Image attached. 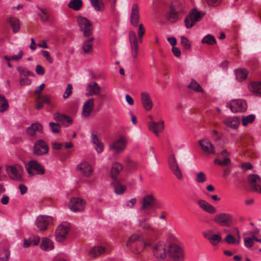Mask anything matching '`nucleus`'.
Returning a JSON list of instances; mask_svg holds the SVG:
<instances>
[{"label": "nucleus", "instance_id": "bf43d9fd", "mask_svg": "<svg viewBox=\"0 0 261 261\" xmlns=\"http://www.w3.org/2000/svg\"><path fill=\"white\" fill-rule=\"evenodd\" d=\"M225 241L228 244H233L236 242L235 238L231 234H227L225 238Z\"/></svg>", "mask_w": 261, "mask_h": 261}, {"label": "nucleus", "instance_id": "5701e85b", "mask_svg": "<svg viewBox=\"0 0 261 261\" xmlns=\"http://www.w3.org/2000/svg\"><path fill=\"white\" fill-rule=\"evenodd\" d=\"M54 119L56 121H59L66 126H68L69 124H71L73 121L71 118L68 116L62 114L59 112H56L54 114Z\"/></svg>", "mask_w": 261, "mask_h": 261}, {"label": "nucleus", "instance_id": "c756f323", "mask_svg": "<svg viewBox=\"0 0 261 261\" xmlns=\"http://www.w3.org/2000/svg\"><path fill=\"white\" fill-rule=\"evenodd\" d=\"M54 247L53 241L47 238H43L40 244V248L44 251L52 250Z\"/></svg>", "mask_w": 261, "mask_h": 261}, {"label": "nucleus", "instance_id": "9d476101", "mask_svg": "<svg viewBox=\"0 0 261 261\" xmlns=\"http://www.w3.org/2000/svg\"><path fill=\"white\" fill-rule=\"evenodd\" d=\"M202 17L201 13L196 9H194L187 16L185 20L187 28H192L195 23Z\"/></svg>", "mask_w": 261, "mask_h": 261}, {"label": "nucleus", "instance_id": "f03ea898", "mask_svg": "<svg viewBox=\"0 0 261 261\" xmlns=\"http://www.w3.org/2000/svg\"><path fill=\"white\" fill-rule=\"evenodd\" d=\"M213 221L221 226L230 227L233 224V216L226 213H221L216 215L213 218Z\"/></svg>", "mask_w": 261, "mask_h": 261}, {"label": "nucleus", "instance_id": "e433bc0d", "mask_svg": "<svg viewBox=\"0 0 261 261\" xmlns=\"http://www.w3.org/2000/svg\"><path fill=\"white\" fill-rule=\"evenodd\" d=\"M68 6L71 9L78 11L83 6V1L82 0H71L69 3Z\"/></svg>", "mask_w": 261, "mask_h": 261}, {"label": "nucleus", "instance_id": "e2e57ef3", "mask_svg": "<svg viewBox=\"0 0 261 261\" xmlns=\"http://www.w3.org/2000/svg\"><path fill=\"white\" fill-rule=\"evenodd\" d=\"M241 167L243 171L245 172L247 170L251 169L253 167L251 163L247 162L243 164L241 166Z\"/></svg>", "mask_w": 261, "mask_h": 261}, {"label": "nucleus", "instance_id": "473e14b6", "mask_svg": "<svg viewBox=\"0 0 261 261\" xmlns=\"http://www.w3.org/2000/svg\"><path fill=\"white\" fill-rule=\"evenodd\" d=\"M42 129V126L39 123H35L29 126L27 130L28 134L30 136H35L37 132H41Z\"/></svg>", "mask_w": 261, "mask_h": 261}, {"label": "nucleus", "instance_id": "c9c22d12", "mask_svg": "<svg viewBox=\"0 0 261 261\" xmlns=\"http://www.w3.org/2000/svg\"><path fill=\"white\" fill-rule=\"evenodd\" d=\"M105 251V248L103 247L96 246L91 249L89 252V254L92 257H95L103 253Z\"/></svg>", "mask_w": 261, "mask_h": 261}, {"label": "nucleus", "instance_id": "603ef678", "mask_svg": "<svg viewBox=\"0 0 261 261\" xmlns=\"http://www.w3.org/2000/svg\"><path fill=\"white\" fill-rule=\"evenodd\" d=\"M181 44L185 49H190L191 44L189 40L185 36L181 37Z\"/></svg>", "mask_w": 261, "mask_h": 261}, {"label": "nucleus", "instance_id": "4468645a", "mask_svg": "<svg viewBox=\"0 0 261 261\" xmlns=\"http://www.w3.org/2000/svg\"><path fill=\"white\" fill-rule=\"evenodd\" d=\"M70 230V227L66 223L60 224L56 231V238L58 242H62L65 240L67 233Z\"/></svg>", "mask_w": 261, "mask_h": 261}, {"label": "nucleus", "instance_id": "9b49d317", "mask_svg": "<svg viewBox=\"0 0 261 261\" xmlns=\"http://www.w3.org/2000/svg\"><path fill=\"white\" fill-rule=\"evenodd\" d=\"M69 207L73 212H81L85 207V201L81 198L72 197L69 203Z\"/></svg>", "mask_w": 261, "mask_h": 261}, {"label": "nucleus", "instance_id": "3c124183", "mask_svg": "<svg viewBox=\"0 0 261 261\" xmlns=\"http://www.w3.org/2000/svg\"><path fill=\"white\" fill-rule=\"evenodd\" d=\"M195 180L198 183H203L206 180L205 174L203 172H198L196 175Z\"/></svg>", "mask_w": 261, "mask_h": 261}, {"label": "nucleus", "instance_id": "a18cd8bd", "mask_svg": "<svg viewBox=\"0 0 261 261\" xmlns=\"http://www.w3.org/2000/svg\"><path fill=\"white\" fill-rule=\"evenodd\" d=\"M255 118V116L253 114H250L247 116H242V125L244 126L248 124L252 123Z\"/></svg>", "mask_w": 261, "mask_h": 261}, {"label": "nucleus", "instance_id": "a19ab883", "mask_svg": "<svg viewBox=\"0 0 261 261\" xmlns=\"http://www.w3.org/2000/svg\"><path fill=\"white\" fill-rule=\"evenodd\" d=\"M180 15L171 8V10L169 12L167 18L170 22H175L180 18Z\"/></svg>", "mask_w": 261, "mask_h": 261}, {"label": "nucleus", "instance_id": "69168bd1", "mask_svg": "<svg viewBox=\"0 0 261 261\" xmlns=\"http://www.w3.org/2000/svg\"><path fill=\"white\" fill-rule=\"evenodd\" d=\"M23 54V51L22 50H20L18 55L12 56L11 59L12 60L19 61L22 58Z\"/></svg>", "mask_w": 261, "mask_h": 261}, {"label": "nucleus", "instance_id": "c03bdc74", "mask_svg": "<svg viewBox=\"0 0 261 261\" xmlns=\"http://www.w3.org/2000/svg\"><path fill=\"white\" fill-rule=\"evenodd\" d=\"M150 245V242L149 241H145L142 237V238L140 242V248L139 249H136L135 250V253L136 254H139L141 252H142L144 248L146 246H149Z\"/></svg>", "mask_w": 261, "mask_h": 261}, {"label": "nucleus", "instance_id": "ddd939ff", "mask_svg": "<svg viewBox=\"0 0 261 261\" xmlns=\"http://www.w3.org/2000/svg\"><path fill=\"white\" fill-rule=\"evenodd\" d=\"M169 165L170 170L176 178L179 180L182 179L183 178L182 173L174 155H171L169 157Z\"/></svg>", "mask_w": 261, "mask_h": 261}, {"label": "nucleus", "instance_id": "39448f33", "mask_svg": "<svg viewBox=\"0 0 261 261\" xmlns=\"http://www.w3.org/2000/svg\"><path fill=\"white\" fill-rule=\"evenodd\" d=\"M26 169L30 176L36 174L43 175L44 174V167L36 161H30L26 165Z\"/></svg>", "mask_w": 261, "mask_h": 261}, {"label": "nucleus", "instance_id": "4d7b16f0", "mask_svg": "<svg viewBox=\"0 0 261 261\" xmlns=\"http://www.w3.org/2000/svg\"><path fill=\"white\" fill-rule=\"evenodd\" d=\"M72 90V86L71 84H68L67 87L65 90V91L63 95L64 99L67 98L71 94Z\"/></svg>", "mask_w": 261, "mask_h": 261}, {"label": "nucleus", "instance_id": "20e7f679", "mask_svg": "<svg viewBox=\"0 0 261 261\" xmlns=\"http://www.w3.org/2000/svg\"><path fill=\"white\" fill-rule=\"evenodd\" d=\"M247 181L251 192L261 194V180L258 175H249L247 177Z\"/></svg>", "mask_w": 261, "mask_h": 261}, {"label": "nucleus", "instance_id": "052dcab7", "mask_svg": "<svg viewBox=\"0 0 261 261\" xmlns=\"http://www.w3.org/2000/svg\"><path fill=\"white\" fill-rule=\"evenodd\" d=\"M42 54L43 56L46 58V59L47 60V61L49 63H53V58L50 56L49 53L48 51L46 50H42Z\"/></svg>", "mask_w": 261, "mask_h": 261}, {"label": "nucleus", "instance_id": "0e129e2a", "mask_svg": "<svg viewBox=\"0 0 261 261\" xmlns=\"http://www.w3.org/2000/svg\"><path fill=\"white\" fill-rule=\"evenodd\" d=\"M36 72L39 75H43L45 73V70L42 66L37 65L36 68Z\"/></svg>", "mask_w": 261, "mask_h": 261}, {"label": "nucleus", "instance_id": "de8ad7c7", "mask_svg": "<svg viewBox=\"0 0 261 261\" xmlns=\"http://www.w3.org/2000/svg\"><path fill=\"white\" fill-rule=\"evenodd\" d=\"M17 70L21 76H28L34 75V73L33 72L22 66L18 67Z\"/></svg>", "mask_w": 261, "mask_h": 261}, {"label": "nucleus", "instance_id": "2eb2a0df", "mask_svg": "<svg viewBox=\"0 0 261 261\" xmlns=\"http://www.w3.org/2000/svg\"><path fill=\"white\" fill-rule=\"evenodd\" d=\"M33 151L35 154L38 155L47 154L48 146L43 140H38L34 144Z\"/></svg>", "mask_w": 261, "mask_h": 261}, {"label": "nucleus", "instance_id": "0eeeda50", "mask_svg": "<svg viewBox=\"0 0 261 261\" xmlns=\"http://www.w3.org/2000/svg\"><path fill=\"white\" fill-rule=\"evenodd\" d=\"M77 22L85 36H89L92 34V23L87 18L80 16L77 18Z\"/></svg>", "mask_w": 261, "mask_h": 261}, {"label": "nucleus", "instance_id": "ea45409f", "mask_svg": "<svg viewBox=\"0 0 261 261\" xmlns=\"http://www.w3.org/2000/svg\"><path fill=\"white\" fill-rule=\"evenodd\" d=\"M8 20L12 28L13 32H17L20 29L19 20L15 17H11L9 18Z\"/></svg>", "mask_w": 261, "mask_h": 261}, {"label": "nucleus", "instance_id": "6e6552de", "mask_svg": "<svg viewBox=\"0 0 261 261\" xmlns=\"http://www.w3.org/2000/svg\"><path fill=\"white\" fill-rule=\"evenodd\" d=\"M126 142L127 140L125 137L121 136L110 145V149L116 153H120L125 150Z\"/></svg>", "mask_w": 261, "mask_h": 261}, {"label": "nucleus", "instance_id": "774afa93", "mask_svg": "<svg viewBox=\"0 0 261 261\" xmlns=\"http://www.w3.org/2000/svg\"><path fill=\"white\" fill-rule=\"evenodd\" d=\"M206 2L210 6H216L220 3V0H206Z\"/></svg>", "mask_w": 261, "mask_h": 261}, {"label": "nucleus", "instance_id": "5fc2aeb1", "mask_svg": "<svg viewBox=\"0 0 261 261\" xmlns=\"http://www.w3.org/2000/svg\"><path fill=\"white\" fill-rule=\"evenodd\" d=\"M49 126L54 133H58L61 130V125L59 123L50 122Z\"/></svg>", "mask_w": 261, "mask_h": 261}, {"label": "nucleus", "instance_id": "a878e982", "mask_svg": "<svg viewBox=\"0 0 261 261\" xmlns=\"http://www.w3.org/2000/svg\"><path fill=\"white\" fill-rule=\"evenodd\" d=\"M148 128L158 136L159 134L163 130L164 121H160L158 122H150L148 123Z\"/></svg>", "mask_w": 261, "mask_h": 261}, {"label": "nucleus", "instance_id": "bb28decb", "mask_svg": "<svg viewBox=\"0 0 261 261\" xmlns=\"http://www.w3.org/2000/svg\"><path fill=\"white\" fill-rule=\"evenodd\" d=\"M224 124L227 127L232 129H237L240 124V120L238 117H228L223 121Z\"/></svg>", "mask_w": 261, "mask_h": 261}, {"label": "nucleus", "instance_id": "6ab92c4d", "mask_svg": "<svg viewBox=\"0 0 261 261\" xmlns=\"http://www.w3.org/2000/svg\"><path fill=\"white\" fill-rule=\"evenodd\" d=\"M199 144L205 154L213 155L215 154V147L210 142L202 140L199 141Z\"/></svg>", "mask_w": 261, "mask_h": 261}, {"label": "nucleus", "instance_id": "412c9836", "mask_svg": "<svg viewBox=\"0 0 261 261\" xmlns=\"http://www.w3.org/2000/svg\"><path fill=\"white\" fill-rule=\"evenodd\" d=\"M153 251L156 258L164 259L166 256V247L163 242H159L153 246Z\"/></svg>", "mask_w": 261, "mask_h": 261}, {"label": "nucleus", "instance_id": "1a4fd4ad", "mask_svg": "<svg viewBox=\"0 0 261 261\" xmlns=\"http://www.w3.org/2000/svg\"><path fill=\"white\" fill-rule=\"evenodd\" d=\"M155 203L156 199L152 194L146 195L142 199L141 208L148 214V210H154Z\"/></svg>", "mask_w": 261, "mask_h": 261}, {"label": "nucleus", "instance_id": "c85d7f7f", "mask_svg": "<svg viewBox=\"0 0 261 261\" xmlns=\"http://www.w3.org/2000/svg\"><path fill=\"white\" fill-rule=\"evenodd\" d=\"M94 39L93 37H91L84 41L82 47L85 54H90L92 52Z\"/></svg>", "mask_w": 261, "mask_h": 261}, {"label": "nucleus", "instance_id": "4c0bfd02", "mask_svg": "<svg viewBox=\"0 0 261 261\" xmlns=\"http://www.w3.org/2000/svg\"><path fill=\"white\" fill-rule=\"evenodd\" d=\"M248 72L243 69H237L236 71V78L238 81L241 82L247 77Z\"/></svg>", "mask_w": 261, "mask_h": 261}, {"label": "nucleus", "instance_id": "b1692460", "mask_svg": "<svg viewBox=\"0 0 261 261\" xmlns=\"http://www.w3.org/2000/svg\"><path fill=\"white\" fill-rule=\"evenodd\" d=\"M101 88L95 82H92L89 83L87 87L86 90L88 92L86 94V96H90L92 95H98L99 94Z\"/></svg>", "mask_w": 261, "mask_h": 261}, {"label": "nucleus", "instance_id": "aec40b11", "mask_svg": "<svg viewBox=\"0 0 261 261\" xmlns=\"http://www.w3.org/2000/svg\"><path fill=\"white\" fill-rule=\"evenodd\" d=\"M141 100L142 106L146 111H149L152 109L153 102L148 92L144 91L141 93Z\"/></svg>", "mask_w": 261, "mask_h": 261}, {"label": "nucleus", "instance_id": "864d4df0", "mask_svg": "<svg viewBox=\"0 0 261 261\" xmlns=\"http://www.w3.org/2000/svg\"><path fill=\"white\" fill-rule=\"evenodd\" d=\"M202 42L208 44H213L216 43V40L213 36L208 35L203 38Z\"/></svg>", "mask_w": 261, "mask_h": 261}, {"label": "nucleus", "instance_id": "37998d69", "mask_svg": "<svg viewBox=\"0 0 261 261\" xmlns=\"http://www.w3.org/2000/svg\"><path fill=\"white\" fill-rule=\"evenodd\" d=\"M215 164L220 165L222 167H225L230 164L231 161L228 156H224L223 160H221L219 159H216L214 161Z\"/></svg>", "mask_w": 261, "mask_h": 261}, {"label": "nucleus", "instance_id": "13d9d810", "mask_svg": "<svg viewBox=\"0 0 261 261\" xmlns=\"http://www.w3.org/2000/svg\"><path fill=\"white\" fill-rule=\"evenodd\" d=\"M253 240H254L253 239V236H252L251 238H250V237L246 238L244 240V244H245V246L247 248H250L252 246H253L254 245Z\"/></svg>", "mask_w": 261, "mask_h": 261}, {"label": "nucleus", "instance_id": "58836bf2", "mask_svg": "<svg viewBox=\"0 0 261 261\" xmlns=\"http://www.w3.org/2000/svg\"><path fill=\"white\" fill-rule=\"evenodd\" d=\"M142 238V236H141L140 234H134L132 235L128 239L127 243H126V246L128 248H132V245L135 243L136 242H138V241H140V240H141Z\"/></svg>", "mask_w": 261, "mask_h": 261}, {"label": "nucleus", "instance_id": "6e6d98bb", "mask_svg": "<svg viewBox=\"0 0 261 261\" xmlns=\"http://www.w3.org/2000/svg\"><path fill=\"white\" fill-rule=\"evenodd\" d=\"M37 98L43 103H51V98L48 95H38Z\"/></svg>", "mask_w": 261, "mask_h": 261}, {"label": "nucleus", "instance_id": "09e8293b", "mask_svg": "<svg viewBox=\"0 0 261 261\" xmlns=\"http://www.w3.org/2000/svg\"><path fill=\"white\" fill-rule=\"evenodd\" d=\"M114 188L115 192L117 194H122L126 190L125 186L117 182L114 183Z\"/></svg>", "mask_w": 261, "mask_h": 261}, {"label": "nucleus", "instance_id": "f8f14e48", "mask_svg": "<svg viewBox=\"0 0 261 261\" xmlns=\"http://www.w3.org/2000/svg\"><path fill=\"white\" fill-rule=\"evenodd\" d=\"M6 171L12 179L16 180L21 179L22 173V168L21 166L19 165L7 166Z\"/></svg>", "mask_w": 261, "mask_h": 261}, {"label": "nucleus", "instance_id": "2f4dec72", "mask_svg": "<svg viewBox=\"0 0 261 261\" xmlns=\"http://www.w3.org/2000/svg\"><path fill=\"white\" fill-rule=\"evenodd\" d=\"M92 142L95 145V148L98 153L102 152L103 150V144L98 138L96 134H92Z\"/></svg>", "mask_w": 261, "mask_h": 261}, {"label": "nucleus", "instance_id": "423d86ee", "mask_svg": "<svg viewBox=\"0 0 261 261\" xmlns=\"http://www.w3.org/2000/svg\"><path fill=\"white\" fill-rule=\"evenodd\" d=\"M226 106L233 113L243 112L247 108L246 102L242 99H234L227 102Z\"/></svg>", "mask_w": 261, "mask_h": 261}, {"label": "nucleus", "instance_id": "cd10ccee", "mask_svg": "<svg viewBox=\"0 0 261 261\" xmlns=\"http://www.w3.org/2000/svg\"><path fill=\"white\" fill-rule=\"evenodd\" d=\"M171 8L180 15L185 14L187 11L186 5L181 2H176L173 4Z\"/></svg>", "mask_w": 261, "mask_h": 261}, {"label": "nucleus", "instance_id": "393cba45", "mask_svg": "<svg viewBox=\"0 0 261 261\" xmlns=\"http://www.w3.org/2000/svg\"><path fill=\"white\" fill-rule=\"evenodd\" d=\"M94 98H91L88 99L84 103L83 107L82 114L84 116H89L92 112L94 107Z\"/></svg>", "mask_w": 261, "mask_h": 261}, {"label": "nucleus", "instance_id": "7c9ffc66", "mask_svg": "<svg viewBox=\"0 0 261 261\" xmlns=\"http://www.w3.org/2000/svg\"><path fill=\"white\" fill-rule=\"evenodd\" d=\"M248 88L250 92L256 95L261 94V82H253L248 85Z\"/></svg>", "mask_w": 261, "mask_h": 261}, {"label": "nucleus", "instance_id": "f3484780", "mask_svg": "<svg viewBox=\"0 0 261 261\" xmlns=\"http://www.w3.org/2000/svg\"><path fill=\"white\" fill-rule=\"evenodd\" d=\"M76 169L81 174L86 177H90L93 173V169L91 165L86 161L80 163L77 166Z\"/></svg>", "mask_w": 261, "mask_h": 261}, {"label": "nucleus", "instance_id": "dca6fc26", "mask_svg": "<svg viewBox=\"0 0 261 261\" xmlns=\"http://www.w3.org/2000/svg\"><path fill=\"white\" fill-rule=\"evenodd\" d=\"M196 203L199 207L203 211L211 215L216 214V208L206 200L199 199L197 200Z\"/></svg>", "mask_w": 261, "mask_h": 261}, {"label": "nucleus", "instance_id": "a211bd4d", "mask_svg": "<svg viewBox=\"0 0 261 261\" xmlns=\"http://www.w3.org/2000/svg\"><path fill=\"white\" fill-rule=\"evenodd\" d=\"M203 235L213 246L218 245L222 241L221 235L220 234H214L211 230L204 232Z\"/></svg>", "mask_w": 261, "mask_h": 261}, {"label": "nucleus", "instance_id": "680f3d73", "mask_svg": "<svg viewBox=\"0 0 261 261\" xmlns=\"http://www.w3.org/2000/svg\"><path fill=\"white\" fill-rule=\"evenodd\" d=\"M31 81L28 78H20L19 84L21 86H27L30 85Z\"/></svg>", "mask_w": 261, "mask_h": 261}, {"label": "nucleus", "instance_id": "4be33fe9", "mask_svg": "<svg viewBox=\"0 0 261 261\" xmlns=\"http://www.w3.org/2000/svg\"><path fill=\"white\" fill-rule=\"evenodd\" d=\"M53 218L50 216H40L36 220V226L41 231L45 230Z\"/></svg>", "mask_w": 261, "mask_h": 261}, {"label": "nucleus", "instance_id": "79ce46f5", "mask_svg": "<svg viewBox=\"0 0 261 261\" xmlns=\"http://www.w3.org/2000/svg\"><path fill=\"white\" fill-rule=\"evenodd\" d=\"M9 103L4 96L0 95V112H4L9 108Z\"/></svg>", "mask_w": 261, "mask_h": 261}, {"label": "nucleus", "instance_id": "49530a36", "mask_svg": "<svg viewBox=\"0 0 261 261\" xmlns=\"http://www.w3.org/2000/svg\"><path fill=\"white\" fill-rule=\"evenodd\" d=\"M188 88L195 91V92H202L203 89L200 85L195 80H192L188 86Z\"/></svg>", "mask_w": 261, "mask_h": 261}, {"label": "nucleus", "instance_id": "f257e3e1", "mask_svg": "<svg viewBox=\"0 0 261 261\" xmlns=\"http://www.w3.org/2000/svg\"><path fill=\"white\" fill-rule=\"evenodd\" d=\"M130 23L134 27L138 25V36L135 32L133 31H129L128 34L129 40L130 45L131 55L133 58L134 61L136 62L139 53L138 42L142 43L143 41V37L145 33V29L142 23L139 24L140 19L139 7L136 4H133L130 13Z\"/></svg>", "mask_w": 261, "mask_h": 261}, {"label": "nucleus", "instance_id": "72a5a7b5", "mask_svg": "<svg viewBox=\"0 0 261 261\" xmlns=\"http://www.w3.org/2000/svg\"><path fill=\"white\" fill-rule=\"evenodd\" d=\"M122 169L123 166L121 164L118 162L114 163L112 164L111 171V176L112 178L114 179H116L118 174H119L120 172L122 170Z\"/></svg>", "mask_w": 261, "mask_h": 261}, {"label": "nucleus", "instance_id": "7ed1b4c3", "mask_svg": "<svg viewBox=\"0 0 261 261\" xmlns=\"http://www.w3.org/2000/svg\"><path fill=\"white\" fill-rule=\"evenodd\" d=\"M168 253L174 261H184V260L183 250L177 244H172L169 245Z\"/></svg>", "mask_w": 261, "mask_h": 261}, {"label": "nucleus", "instance_id": "f704fd0d", "mask_svg": "<svg viewBox=\"0 0 261 261\" xmlns=\"http://www.w3.org/2000/svg\"><path fill=\"white\" fill-rule=\"evenodd\" d=\"M91 5L96 11L102 12L105 6L102 0H90Z\"/></svg>", "mask_w": 261, "mask_h": 261}, {"label": "nucleus", "instance_id": "338daca9", "mask_svg": "<svg viewBox=\"0 0 261 261\" xmlns=\"http://www.w3.org/2000/svg\"><path fill=\"white\" fill-rule=\"evenodd\" d=\"M32 244L37 245L40 242V238L38 236H34L30 238Z\"/></svg>", "mask_w": 261, "mask_h": 261}, {"label": "nucleus", "instance_id": "8fccbe9b", "mask_svg": "<svg viewBox=\"0 0 261 261\" xmlns=\"http://www.w3.org/2000/svg\"><path fill=\"white\" fill-rule=\"evenodd\" d=\"M139 225L144 230H147L150 232H153L154 231V228L148 223L139 222Z\"/></svg>", "mask_w": 261, "mask_h": 261}]
</instances>
